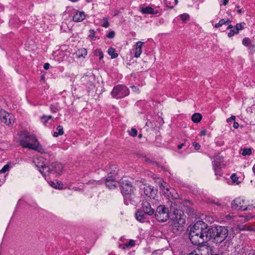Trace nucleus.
I'll list each match as a JSON object with an SVG mask.
<instances>
[{
    "mask_svg": "<svg viewBox=\"0 0 255 255\" xmlns=\"http://www.w3.org/2000/svg\"><path fill=\"white\" fill-rule=\"evenodd\" d=\"M18 135L20 138L19 143L22 147L32 149L41 153L45 152L44 149L40 144L34 134L27 131H21Z\"/></svg>",
    "mask_w": 255,
    "mask_h": 255,
    "instance_id": "nucleus-1",
    "label": "nucleus"
},
{
    "mask_svg": "<svg viewBox=\"0 0 255 255\" xmlns=\"http://www.w3.org/2000/svg\"><path fill=\"white\" fill-rule=\"evenodd\" d=\"M178 207L179 206L176 201H171L170 210L174 217L172 218L170 226L174 233L180 230L185 223V217L183 212L178 209Z\"/></svg>",
    "mask_w": 255,
    "mask_h": 255,
    "instance_id": "nucleus-2",
    "label": "nucleus"
},
{
    "mask_svg": "<svg viewBox=\"0 0 255 255\" xmlns=\"http://www.w3.org/2000/svg\"><path fill=\"white\" fill-rule=\"evenodd\" d=\"M135 188L132 183L126 180L121 183V193L124 198V202L127 205H134L139 200V197L135 194Z\"/></svg>",
    "mask_w": 255,
    "mask_h": 255,
    "instance_id": "nucleus-3",
    "label": "nucleus"
},
{
    "mask_svg": "<svg viewBox=\"0 0 255 255\" xmlns=\"http://www.w3.org/2000/svg\"><path fill=\"white\" fill-rule=\"evenodd\" d=\"M228 234L227 227L218 226L210 228L209 240L212 239L216 243H221L226 240Z\"/></svg>",
    "mask_w": 255,
    "mask_h": 255,
    "instance_id": "nucleus-4",
    "label": "nucleus"
},
{
    "mask_svg": "<svg viewBox=\"0 0 255 255\" xmlns=\"http://www.w3.org/2000/svg\"><path fill=\"white\" fill-rule=\"evenodd\" d=\"M63 166L60 163L55 162L48 166H42L39 171L44 176L51 175H56L61 174Z\"/></svg>",
    "mask_w": 255,
    "mask_h": 255,
    "instance_id": "nucleus-5",
    "label": "nucleus"
},
{
    "mask_svg": "<svg viewBox=\"0 0 255 255\" xmlns=\"http://www.w3.org/2000/svg\"><path fill=\"white\" fill-rule=\"evenodd\" d=\"M210 228L208 225L202 221L196 222L191 228L189 234H193V236L198 234L209 235Z\"/></svg>",
    "mask_w": 255,
    "mask_h": 255,
    "instance_id": "nucleus-6",
    "label": "nucleus"
},
{
    "mask_svg": "<svg viewBox=\"0 0 255 255\" xmlns=\"http://www.w3.org/2000/svg\"><path fill=\"white\" fill-rule=\"evenodd\" d=\"M232 209L242 211L251 210L255 208V206L247 204L246 201L240 197L235 198L231 203Z\"/></svg>",
    "mask_w": 255,
    "mask_h": 255,
    "instance_id": "nucleus-7",
    "label": "nucleus"
},
{
    "mask_svg": "<svg viewBox=\"0 0 255 255\" xmlns=\"http://www.w3.org/2000/svg\"><path fill=\"white\" fill-rule=\"evenodd\" d=\"M156 219L160 222H164L169 218V210L164 205H159L154 212Z\"/></svg>",
    "mask_w": 255,
    "mask_h": 255,
    "instance_id": "nucleus-8",
    "label": "nucleus"
},
{
    "mask_svg": "<svg viewBox=\"0 0 255 255\" xmlns=\"http://www.w3.org/2000/svg\"><path fill=\"white\" fill-rule=\"evenodd\" d=\"M129 94V89L126 86L122 85L115 86L111 92L112 97L117 99L124 98L128 96Z\"/></svg>",
    "mask_w": 255,
    "mask_h": 255,
    "instance_id": "nucleus-9",
    "label": "nucleus"
},
{
    "mask_svg": "<svg viewBox=\"0 0 255 255\" xmlns=\"http://www.w3.org/2000/svg\"><path fill=\"white\" fill-rule=\"evenodd\" d=\"M189 237L192 244L194 245H199L209 240V235L198 234L193 236V234H189Z\"/></svg>",
    "mask_w": 255,
    "mask_h": 255,
    "instance_id": "nucleus-10",
    "label": "nucleus"
},
{
    "mask_svg": "<svg viewBox=\"0 0 255 255\" xmlns=\"http://www.w3.org/2000/svg\"><path fill=\"white\" fill-rule=\"evenodd\" d=\"M14 116L4 110L0 111V121L7 126H10L13 123Z\"/></svg>",
    "mask_w": 255,
    "mask_h": 255,
    "instance_id": "nucleus-11",
    "label": "nucleus"
},
{
    "mask_svg": "<svg viewBox=\"0 0 255 255\" xmlns=\"http://www.w3.org/2000/svg\"><path fill=\"white\" fill-rule=\"evenodd\" d=\"M141 192H143L144 195L148 197L154 198L156 195V191L154 187L150 185H144L143 188H140Z\"/></svg>",
    "mask_w": 255,
    "mask_h": 255,
    "instance_id": "nucleus-12",
    "label": "nucleus"
},
{
    "mask_svg": "<svg viewBox=\"0 0 255 255\" xmlns=\"http://www.w3.org/2000/svg\"><path fill=\"white\" fill-rule=\"evenodd\" d=\"M198 255H211L212 250L211 248L205 245H202L199 246L195 250Z\"/></svg>",
    "mask_w": 255,
    "mask_h": 255,
    "instance_id": "nucleus-13",
    "label": "nucleus"
},
{
    "mask_svg": "<svg viewBox=\"0 0 255 255\" xmlns=\"http://www.w3.org/2000/svg\"><path fill=\"white\" fill-rule=\"evenodd\" d=\"M222 160V158L221 157H217L215 159L213 163V169L215 171V174L216 176L222 175V172L221 170V163Z\"/></svg>",
    "mask_w": 255,
    "mask_h": 255,
    "instance_id": "nucleus-14",
    "label": "nucleus"
},
{
    "mask_svg": "<svg viewBox=\"0 0 255 255\" xmlns=\"http://www.w3.org/2000/svg\"><path fill=\"white\" fill-rule=\"evenodd\" d=\"M142 210L148 216L153 215L154 213V210L152 208L150 204L146 201L142 202Z\"/></svg>",
    "mask_w": 255,
    "mask_h": 255,
    "instance_id": "nucleus-15",
    "label": "nucleus"
},
{
    "mask_svg": "<svg viewBox=\"0 0 255 255\" xmlns=\"http://www.w3.org/2000/svg\"><path fill=\"white\" fill-rule=\"evenodd\" d=\"M242 44L244 46L248 48V49L252 52H255V44L253 43L251 40L248 37L243 38Z\"/></svg>",
    "mask_w": 255,
    "mask_h": 255,
    "instance_id": "nucleus-16",
    "label": "nucleus"
},
{
    "mask_svg": "<svg viewBox=\"0 0 255 255\" xmlns=\"http://www.w3.org/2000/svg\"><path fill=\"white\" fill-rule=\"evenodd\" d=\"M116 183L115 177L113 175L108 176L105 180L106 186L110 189L116 188Z\"/></svg>",
    "mask_w": 255,
    "mask_h": 255,
    "instance_id": "nucleus-17",
    "label": "nucleus"
},
{
    "mask_svg": "<svg viewBox=\"0 0 255 255\" xmlns=\"http://www.w3.org/2000/svg\"><path fill=\"white\" fill-rule=\"evenodd\" d=\"M86 15L84 11L77 10L73 16L75 22H81L86 18Z\"/></svg>",
    "mask_w": 255,
    "mask_h": 255,
    "instance_id": "nucleus-18",
    "label": "nucleus"
},
{
    "mask_svg": "<svg viewBox=\"0 0 255 255\" xmlns=\"http://www.w3.org/2000/svg\"><path fill=\"white\" fill-rule=\"evenodd\" d=\"M139 10L142 14H156L159 13V10H155L150 6L140 7Z\"/></svg>",
    "mask_w": 255,
    "mask_h": 255,
    "instance_id": "nucleus-19",
    "label": "nucleus"
},
{
    "mask_svg": "<svg viewBox=\"0 0 255 255\" xmlns=\"http://www.w3.org/2000/svg\"><path fill=\"white\" fill-rule=\"evenodd\" d=\"M143 42L141 41H138L134 45V57L136 58H138L140 56L142 53V47L143 45Z\"/></svg>",
    "mask_w": 255,
    "mask_h": 255,
    "instance_id": "nucleus-20",
    "label": "nucleus"
},
{
    "mask_svg": "<svg viewBox=\"0 0 255 255\" xmlns=\"http://www.w3.org/2000/svg\"><path fill=\"white\" fill-rule=\"evenodd\" d=\"M147 214L142 210H138L135 213V216L137 220L140 222H144L146 219Z\"/></svg>",
    "mask_w": 255,
    "mask_h": 255,
    "instance_id": "nucleus-21",
    "label": "nucleus"
},
{
    "mask_svg": "<svg viewBox=\"0 0 255 255\" xmlns=\"http://www.w3.org/2000/svg\"><path fill=\"white\" fill-rule=\"evenodd\" d=\"M75 55L78 58H84L87 55V49L84 48L79 49L75 52Z\"/></svg>",
    "mask_w": 255,
    "mask_h": 255,
    "instance_id": "nucleus-22",
    "label": "nucleus"
},
{
    "mask_svg": "<svg viewBox=\"0 0 255 255\" xmlns=\"http://www.w3.org/2000/svg\"><path fill=\"white\" fill-rule=\"evenodd\" d=\"M212 203L214 204V205H216L217 206L218 209H221L224 208L226 206V203L224 202H221L219 200H213L211 202Z\"/></svg>",
    "mask_w": 255,
    "mask_h": 255,
    "instance_id": "nucleus-23",
    "label": "nucleus"
},
{
    "mask_svg": "<svg viewBox=\"0 0 255 255\" xmlns=\"http://www.w3.org/2000/svg\"><path fill=\"white\" fill-rule=\"evenodd\" d=\"M202 115L198 113L194 114L192 116V120L195 123H199L202 120Z\"/></svg>",
    "mask_w": 255,
    "mask_h": 255,
    "instance_id": "nucleus-24",
    "label": "nucleus"
},
{
    "mask_svg": "<svg viewBox=\"0 0 255 255\" xmlns=\"http://www.w3.org/2000/svg\"><path fill=\"white\" fill-rule=\"evenodd\" d=\"M56 130L58 131H55L53 133V136L54 137H57V136H58V135H62L63 134L64 131H63V128L62 126H58L57 127Z\"/></svg>",
    "mask_w": 255,
    "mask_h": 255,
    "instance_id": "nucleus-25",
    "label": "nucleus"
},
{
    "mask_svg": "<svg viewBox=\"0 0 255 255\" xmlns=\"http://www.w3.org/2000/svg\"><path fill=\"white\" fill-rule=\"evenodd\" d=\"M135 241L133 240H130L128 243L125 244L122 248L123 250H126L127 249H129L131 247H132L135 246Z\"/></svg>",
    "mask_w": 255,
    "mask_h": 255,
    "instance_id": "nucleus-26",
    "label": "nucleus"
},
{
    "mask_svg": "<svg viewBox=\"0 0 255 255\" xmlns=\"http://www.w3.org/2000/svg\"><path fill=\"white\" fill-rule=\"evenodd\" d=\"M108 53L112 59L116 58L118 56V54L115 52V49L113 47H111L108 49Z\"/></svg>",
    "mask_w": 255,
    "mask_h": 255,
    "instance_id": "nucleus-27",
    "label": "nucleus"
},
{
    "mask_svg": "<svg viewBox=\"0 0 255 255\" xmlns=\"http://www.w3.org/2000/svg\"><path fill=\"white\" fill-rule=\"evenodd\" d=\"M52 119V116H45V115H43L41 118L42 122L43 123V124L45 126H46V125L47 123L48 120H51Z\"/></svg>",
    "mask_w": 255,
    "mask_h": 255,
    "instance_id": "nucleus-28",
    "label": "nucleus"
},
{
    "mask_svg": "<svg viewBox=\"0 0 255 255\" xmlns=\"http://www.w3.org/2000/svg\"><path fill=\"white\" fill-rule=\"evenodd\" d=\"M94 55L99 56L100 60H102L104 57L103 53L100 49H96L94 51Z\"/></svg>",
    "mask_w": 255,
    "mask_h": 255,
    "instance_id": "nucleus-29",
    "label": "nucleus"
},
{
    "mask_svg": "<svg viewBox=\"0 0 255 255\" xmlns=\"http://www.w3.org/2000/svg\"><path fill=\"white\" fill-rule=\"evenodd\" d=\"M243 24H245V22L239 23L236 24V28L235 29L236 31V33H239V30L244 29V27L243 25Z\"/></svg>",
    "mask_w": 255,
    "mask_h": 255,
    "instance_id": "nucleus-30",
    "label": "nucleus"
},
{
    "mask_svg": "<svg viewBox=\"0 0 255 255\" xmlns=\"http://www.w3.org/2000/svg\"><path fill=\"white\" fill-rule=\"evenodd\" d=\"M242 149L243 150L242 155L243 156L250 155L252 154L251 148H244Z\"/></svg>",
    "mask_w": 255,
    "mask_h": 255,
    "instance_id": "nucleus-31",
    "label": "nucleus"
},
{
    "mask_svg": "<svg viewBox=\"0 0 255 255\" xmlns=\"http://www.w3.org/2000/svg\"><path fill=\"white\" fill-rule=\"evenodd\" d=\"M160 188L161 190H166L167 191H169V188L167 187V183L164 181H161L160 184Z\"/></svg>",
    "mask_w": 255,
    "mask_h": 255,
    "instance_id": "nucleus-32",
    "label": "nucleus"
},
{
    "mask_svg": "<svg viewBox=\"0 0 255 255\" xmlns=\"http://www.w3.org/2000/svg\"><path fill=\"white\" fill-rule=\"evenodd\" d=\"M164 1L166 5L170 8H173L178 2V0H174V2H172V4H168V0H164Z\"/></svg>",
    "mask_w": 255,
    "mask_h": 255,
    "instance_id": "nucleus-33",
    "label": "nucleus"
},
{
    "mask_svg": "<svg viewBox=\"0 0 255 255\" xmlns=\"http://www.w3.org/2000/svg\"><path fill=\"white\" fill-rule=\"evenodd\" d=\"M224 24H226L225 19H221L218 23L215 25V27L218 28Z\"/></svg>",
    "mask_w": 255,
    "mask_h": 255,
    "instance_id": "nucleus-34",
    "label": "nucleus"
},
{
    "mask_svg": "<svg viewBox=\"0 0 255 255\" xmlns=\"http://www.w3.org/2000/svg\"><path fill=\"white\" fill-rule=\"evenodd\" d=\"M9 169V166L8 164L5 165L0 170V173H5Z\"/></svg>",
    "mask_w": 255,
    "mask_h": 255,
    "instance_id": "nucleus-35",
    "label": "nucleus"
},
{
    "mask_svg": "<svg viewBox=\"0 0 255 255\" xmlns=\"http://www.w3.org/2000/svg\"><path fill=\"white\" fill-rule=\"evenodd\" d=\"M180 16L181 19L184 21L188 20L190 17L189 15L187 13H183L181 14Z\"/></svg>",
    "mask_w": 255,
    "mask_h": 255,
    "instance_id": "nucleus-36",
    "label": "nucleus"
},
{
    "mask_svg": "<svg viewBox=\"0 0 255 255\" xmlns=\"http://www.w3.org/2000/svg\"><path fill=\"white\" fill-rule=\"evenodd\" d=\"M129 133L131 136L135 137L137 135V131L135 128H132L130 131H129Z\"/></svg>",
    "mask_w": 255,
    "mask_h": 255,
    "instance_id": "nucleus-37",
    "label": "nucleus"
},
{
    "mask_svg": "<svg viewBox=\"0 0 255 255\" xmlns=\"http://www.w3.org/2000/svg\"><path fill=\"white\" fill-rule=\"evenodd\" d=\"M238 33H236V31L235 29H231L229 32L228 34V36L229 37H231L233 36L235 34H238Z\"/></svg>",
    "mask_w": 255,
    "mask_h": 255,
    "instance_id": "nucleus-38",
    "label": "nucleus"
},
{
    "mask_svg": "<svg viewBox=\"0 0 255 255\" xmlns=\"http://www.w3.org/2000/svg\"><path fill=\"white\" fill-rule=\"evenodd\" d=\"M115 32L114 31H111L107 35V37L109 38L112 39L115 37Z\"/></svg>",
    "mask_w": 255,
    "mask_h": 255,
    "instance_id": "nucleus-39",
    "label": "nucleus"
},
{
    "mask_svg": "<svg viewBox=\"0 0 255 255\" xmlns=\"http://www.w3.org/2000/svg\"><path fill=\"white\" fill-rule=\"evenodd\" d=\"M104 23L102 24V26L105 28L108 27L109 26V22H108L107 18H104Z\"/></svg>",
    "mask_w": 255,
    "mask_h": 255,
    "instance_id": "nucleus-40",
    "label": "nucleus"
},
{
    "mask_svg": "<svg viewBox=\"0 0 255 255\" xmlns=\"http://www.w3.org/2000/svg\"><path fill=\"white\" fill-rule=\"evenodd\" d=\"M193 145L196 150H198L200 148V145L198 143L194 142Z\"/></svg>",
    "mask_w": 255,
    "mask_h": 255,
    "instance_id": "nucleus-41",
    "label": "nucleus"
},
{
    "mask_svg": "<svg viewBox=\"0 0 255 255\" xmlns=\"http://www.w3.org/2000/svg\"><path fill=\"white\" fill-rule=\"evenodd\" d=\"M236 120V117L235 116H232L230 118L227 119V122L230 123L232 121H235Z\"/></svg>",
    "mask_w": 255,
    "mask_h": 255,
    "instance_id": "nucleus-42",
    "label": "nucleus"
},
{
    "mask_svg": "<svg viewBox=\"0 0 255 255\" xmlns=\"http://www.w3.org/2000/svg\"><path fill=\"white\" fill-rule=\"evenodd\" d=\"M241 217H243L244 218V221L245 222H247L248 221L250 220V219L252 218L251 216H241Z\"/></svg>",
    "mask_w": 255,
    "mask_h": 255,
    "instance_id": "nucleus-43",
    "label": "nucleus"
},
{
    "mask_svg": "<svg viewBox=\"0 0 255 255\" xmlns=\"http://www.w3.org/2000/svg\"><path fill=\"white\" fill-rule=\"evenodd\" d=\"M50 109H51V111H53L54 113L56 112L57 111V109L56 106H55L53 105H51Z\"/></svg>",
    "mask_w": 255,
    "mask_h": 255,
    "instance_id": "nucleus-44",
    "label": "nucleus"
},
{
    "mask_svg": "<svg viewBox=\"0 0 255 255\" xmlns=\"http://www.w3.org/2000/svg\"><path fill=\"white\" fill-rule=\"evenodd\" d=\"M245 230H248V231H255V230L251 227L250 226H246L245 227V229H244Z\"/></svg>",
    "mask_w": 255,
    "mask_h": 255,
    "instance_id": "nucleus-45",
    "label": "nucleus"
},
{
    "mask_svg": "<svg viewBox=\"0 0 255 255\" xmlns=\"http://www.w3.org/2000/svg\"><path fill=\"white\" fill-rule=\"evenodd\" d=\"M206 133H207L206 130H205V129L202 130L200 131V135H201V136H204V135H205L206 134Z\"/></svg>",
    "mask_w": 255,
    "mask_h": 255,
    "instance_id": "nucleus-46",
    "label": "nucleus"
},
{
    "mask_svg": "<svg viewBox=\"0 0 255 255\" xmlns=\"http://www.w3.org/2000/svg\"><path fill=\"white\" fill-rule=\"evenodd\" d=\"M236 7L238 8V10H237V12L240 13V14H241L242 13L244 12V11L242 10V9H240V6L239 5H237L236 6Z\"/></svg>",
    "mask_w": 255,
    "mask_h": 255,
    "instance_id": "nucleus-47",
    "label": "nucleus"
},
{
    "mask_svg": "<svg viewBox=\"0 0 255 255\" xmlns=\"http://www.w3.org/2000/svg\"><path fill=\"white\" fill-rule=\"evenodd\" d=\"M50 64L48 63H46L44 65V68L45 70H48L49 68Z\"/></svg>",
    "mask_w": 255,
    "mask_h": 255,
    "instance_id": "nucleus-48",
    "label": "nucleus"
},
{
    "mask_svg": "<svg viewBox=\"0 0 255 255\" xmlns=\"http://www.w3.org/2000/svg\"><path fill=\"white\" fill-rule=\"evenodd\" d=\"M239 123H237V122H235L234 123V124H233V127H234L235 128L237 129V128H239Z\"/></svg>",
    "mask_w": 255,
    "mask_h": 255,
    "instance_id": "nucleus-49",
    "label": "nucleus"
},
{
    "mask_svg": "<svg viewBox=\"0 0 255 255\" xmlns=\"http://www.w3.org/2000/svg\"><path fill=\"white\" fill-rule=\"evenodd\" d=\"M188 255H198L196 251L195 250L193 251L190 254H189Z\"/></svg>",
    "mask_w": 255,
    "mask_h": 255,
    "instance_id": "nucleus-50",
    "label": "nucleus"
},
{
    "mask_svg": "<svg viewBox=\"0 0 255 255\" xmlns=\"http://www.w3.org/2000/svg\"><path fill=\"white\" fill-rule=\"evenodd\" d=\"M229 2V0H223V5H226Z\"/></svg>",
    "mask_w": 255,
    "mask_h": 255,
    "instance_id": "nucleus-51",
    "label": "nucleus"
},
{
    "mask_svg": "<svg viewBox=\"0 0 255 255\" xmlns=\"http://www.w3.org/2000/svg\"><path fill=\"white\" fill-rule=\"evenodd\" d=\"M184 145V143H181L180 144H179L177 146L178 148L179 149H180L182 148V147Z\"/></svg>",
    "mask_w": 255,
    "mask_h": 255,
    "instance_id": "nucleus-52",
    "label": "nucleus"
},
{
    "mask_svg": "<svg viewBox=\"0 0 255 255\" xmlns=\"http://www.w3.org/2000/svg\"><path fill=\"white\" fill-rule=\"evenodd\" d=\"M225 22H226V24H227L230 23L231 22V21L229 18H227V19H225Z\"/></svg>",
    "mask_w": 255,
    "mask_h": 255,
    "instance_id": "nucleus-53",
    "label": "nucleus"
},
{
    "mask_svg": "<svg viewBox=\"0 0 255 255\" xmlns=\"http://www.w3.org/2000/svg\"><path fill=\"white\" fill-rule=\"evenodd\" d=\"M233 27V25L232 24L228 25V27H227V29H231Z\"/></svg>",
    "mask_w": 255,
    "mask_h": 255,
    "instance_id": "nucleus-54",
    "label": "nucleus"
},
{
    "mask_svg": "<svg viewBox=\"0 0 255 255\" xmlns=\"http://www.w3.org/2000/svg\"><path fill=\"white\" fill-rule=\"evenodd\" d=\"M89 32H90V34H94L95 33V31H94V30L91 29L89 30Z\"/></svg>",
    "mask_w": 255,
    "mask_h": 255,
    "instance_id": "nucleus-55",
    "label": "nucleus"
},
{
    "mask_svg": "<svg viewBox=\"0 0 255 255\" xmlns=\"http://www.w3.org/2000/svg\"><path fill=\"white\" fill-rule=\"evenodd\" d=\"M253 171L254 174H255V164L254 165L253 167Z\"/></svg>",
    "mask_w": 255,
    "mask_h": 255,
    "instance_id": "nucleus-56",
    "label": "nucleus"
},
{
    "mask_svg": "<svg viewBox=\"0 0 255 255\" xmlns=\"http://www.w3.org/2000/svg\"><path fill=\"white\" fill-rule=\"evenodd\" d=\"M236 176V174H233L232 176H231V178L232 179H233V180H234V177Z\"/></svg>",
    "mask_w": 255,
    "mask_h": 255,
    "instance_id": "nucleus-57",
    "label": "nucleus"
},
{
    "mask_svg": "<svg viewBox=\"0 0 255 255\" xmlns=\"http://www.w3.org/2000/svg\"><path fill=\"white\" fill-rule=\"evenodd\" d=\"M168 4H172V3H171V1H170V0H168Z\"/></svg>",
    "mask_w": 255,
    "mask_h": 255,
    "instance_id": "nucleus-58",
    "label": "nucleus"
},
{
    "mask_svg": "<svg viewBox=\"0 0 255 255\" xmlns=\"http://www.w3.org/2000/svg\"><path fill=\"white\" fill-rule=\"evenodd\" d=\"M141 136H142L141 134H139L138 135V137H139V138H140V137H141Z\"/></svg>",
    "mask_w": 255,
    "mask_h": 255,
    "instance_id": "nucleus-59",
    "label": "nucleus"
},
{
    "mask_svg": "<svg viewBox=\"0 0 255 255\" xmlns=\"http://www.w3.org/2000/svg\"><path fill=\"white\" fill-rule=\"evenodd\" d=\"M52 186L54 187V188H57V186H53V185H52Z\"/></svg>",
    "mask_w": 255,
    "mask_h": 255,
    "instance_id": "nucleus-60",
    "label": "nucleus"
},
{
    "mask_svg": "<svg viewBox=\"0 0 255 255\" xmlns=\"http://www.w3.org/2000/svg\"><path fill=\"white\" fill-rule=\"evenodd\" d=\"M94 182H95V181ZM96 182L99 183H100V181H96Z\"/></svg>",
    "mask_w": 255,
    "mask_h": 255,
    "instance_id": "nucleus-61",
    "label": "nucleus"
}]
</instances>
